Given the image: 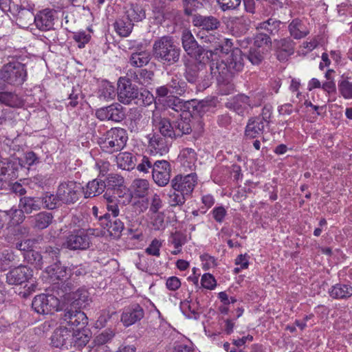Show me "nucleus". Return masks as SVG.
<instances>
[{
    "label": "nucleus",
    "instance_id": "60",
    "mask_svg": "<svg viewBox=\"0 0 352 352\" xmlns=\"http://www.w3.org/2000/svg\"><path fill=\"white\" fill-rule=\"evenodd\" d=\"M82 98L80 89L73 88L67 98L68 102H65L67 107L75 108L79 103V99Z\"/></svg>",
    "mask_w": 352,
    "mask_h": 352
},
{
    "label": "nucleus",
    "instance_id": "38",
    "mask_svg": "<svg viewBox=\"0 0 352 352\" xmlns=\"http://www.w3.org/2000/svg\"><path fill=\"white\" fill-rule=\"evenodd\" d=\"M151 60V56L147 51H141L131 54L129 63L131 66L135 67H142L146 65Z\"/></svg>",
    "mask_w": 352,
    "mask_h": 352
},
{
    "label": "nucleus",
    "instance_id": "15",
    "mask_svg": "<svg viewBox=\"0 0 352 352\" xmlns=\"http://www.w3.org/2000/svg\"><path fill=\"white\" fill-rule=\"evenodd\" d=\"M171 166L166 160H156L152 171L154 182L160 187L166 186L170 182Z\"/></svg>",
    "mask_w": 352,
    "mask_h": 352
},
{
    "label": "nucleus",
    "instance_id": "56",
    "mask_svg": "<svg viewBox=\"0 0 352 352\" xmlns=\"http://www.w3.org/2000/svg\"><path fill=\"white\" fill-rule=\"evenodd\" d=\"M203 0H182L184 12L186 16H190L192 12L202 6Z\"/></svg>",
    "mask_w": 352,
    "mask_h": 352
},
{
    "label": "nucleus",
    "instance_id": "31",
    "mask_svg": "<svg viewBox=\"0 0 352 352\" xmlns=\"http://www.w3.org/2000/svg\"><path fill=\"white\" fill-rule=\"evenodd\" d=\"M167 86L171 91V94L183 96L188 90L187 83L181 78L178 74H174L167 82Z\"/></svg>",
    "mask_w": 352,
    "mask_h": 352
},
{
    "label": "nucleus",
    "instance_id": "10",
    "mask_svg": "<svg viewBox=\"0 0 352 352\" xmlns=\"http://www.w3.org/2000/svg\"><path fill=\"white\" fill-rule=\"evenodd\" d=\"M128 140L126 131L122 128H112L106 133L102 147L109 153L121 151Z\"/></svg>",
    "mask_w": 352,
    "mask_h": 352
},
{
    "label": "nucleus",
    "instance_id": "6",
    "mask_svg": "<svg viewBox=\"0 0 352 352\" xmlns=\"http://www.w3.org/2000/svg\"><path fill=\"white\" fill-rule=\"evenodd\" d=\"M27 78L25 65L19 61H12L5 64L0 69V89L5 84L19 86L23 84Z\"/></svg>",
    "mask_w": 352,
    "mask_h": 352
},
{
    "label": "nucleus",
    "instance_id": "46",
    "mask_svg": "<svg viewBox=\"0 0 352 352\" xmlns=\"http://www.w3.org/2000/svg\"><path fill=\"white\" fill-rule=\"evenodd\" d=\"M134 194L136 197L142 198L147 194L149 189V183L148 180L144 179H137L133 181Z\"/></svg>",
    "mask_w": 352,
    "mask_h": 352
},
{
    "label": "nucleus",
    "instance_id": "32",
    "mask_svg": "<svg viewBox=\"0 0 352 352\" xmlns=\"http://www.w3.org/2000/svg\"><path fill=\"white\" fill-rule=\"evenodd\" d=\"M116 163L119 168L130 170L135 168L138 160L132 153L128 152L120 153L116 156Z\"/></svg>",
    "mask_w": 352,
    "mask_h": 352
},
{
    "label": "nucleus",
    "instance_id": "21",
    "mask_svg": "<svg viewBox=\"0 0 352 352\" xmlns=\"http://www.w3.org/2000/svg\"><path fill=\"white\" fill-rule=\"evenodd\" d=\"M190 111H184L181 113L179 117L174 121V129L176 132V137L181 138L184 135L190 134L192 132V117L195 114Z\"/></svg>",
    "mask_w": 352,
    "mask_h": 352
},
{
    "label": "nucleus",
    "instance_id": "28",
    "mask_svg": "<svg viewBox=\"0 0 352 352\" xmlns=\"http://www.w3.org/2000/svg\"><path fill=\"white\" fill-rule=\"evenodd\" d=\"M156 122V127L158 129L160 135L164 138H169L171 140L176 139V132L174 129V121L171 122L167 118H160L153 120Z\"/></svg>",
    "mask_w": 352,
    "mask_h": 352
},
{
    "label": "nucleus",
    "instance_id": "16",
    "mask_svg": "<svg viewBox=\"0 0 352 352\" xmlns=\"http://www.w3.org/2000/svg\"><path fill=\"white\" fill-rule=\"evenodd\" d=\"M259 104L255 103L250 96L243 94H237L226 103V107L232 109L239 116H243L248 111L249 109H253L258 106Z\"/></svg>",
    "mask_w": 352,
    "mask_h": 352
},
{
    "label": "nucleus",
    "instance_id": "4",
    "mask_svg": "<svg viewBox=\"0 0 352 352\" xmlns=\"http://www.w3.org/2000/svg\"><path fill=\"white\" fill-rule=\"evenodd\" d=\"M118 100L124 104L134 103L138 106H148L154 101L153 95L148 90H140L130 80L121 77L118 81Z\"/></svg>",
    "mask_w": 352,
    "mask_h": 352
},
{
    "label": "nucleus",
    "instance_id": "64",
    "mask_svg": "<svg viewBox=\"0 0 352 352\" xmlns=\"http://www.w3.org/2000/svg\"><path fill=\"white\" fill-rule=\"evenodd\" d=\"M170 241L175 249H179L186 242V236L181 232L177 231L171 234Z\"/></svg>",
    "mask_w": 352,
    "mask_h": 352
},
{
    "label": "nucleus",
    "instance_id": "52",
    "mask_svg": "<svg viewBox=\"0 0 352 352\" xmlns=\"http://www.w3.org/2000/svg\"><path fill=\"white\" fill-rule=\"evenodd\" d=\"M98 95L100 98L112 100L116 96L115 87L108 82H104L99 89Z\"/></svg>",
    "mask_w": 352,
    "mask_h": 352
},
{
    "label": "nucleus",
    "instance_id": "58",
    "mask_svg": "<svg viewBox=\"0 0 352 352\" xmlns=\"http://www.w3.org/2000/svg\"><path fill=\"white\" fill-rule=\"evenodd\" d=\"M13 260L14 255L8 250L0 252V270H6Z\"/></svg>",
    "mask_w": 352,
    "mask_h": 352
},
{
    "label": "nucleus",
    "instance_id": "49",
    "mask_svg": "<svg viewBox=\"0 0 352 352\" xmlns=\"http://www.w3.org/2000/svg\"><path fill=\"white\" fill-rule=\"evenodd\" d=\"M272 43L271 38L269 35L264 33H258L254 38V44L252 47L265 51V47Z\"/></svg>",
    "mask_w": 352,
    "mask_h": 352
},
{
    "label": "nucleus",
    "instance_id": "30",
    "mask_svg": "<svg viewBox=\"0 0 352 352\" xmlns=\"http://www.w3.org/2000/svg\"><path fill=\"white\" fill-rule=\"evenodd\" d=\"M179 159L184 168L192 170L195 167L197 153L192 148H184L181 151Z\"/></svg>",
    "mask_w": 352,
    "mask_h": 352
},
{
    "label": "nucleus",
    "instance_id": "5",
    "mask_svg": "<svg viewBox=\"0 0 352 352\" xmlns=\"http://www.w3.org/2000/svg\"><path fill=\"white\" fill-rule=\"evenodd\" d=\"M210 59L196 60L185 63L184 76L191 84H195L199 90H204L210 85V76L208 75L206 62Z\"/></svg>",
    "mask_w": 352,
    "mask_h": 352
},
{
    "label": "nucleus",
    "instance_id": "42",
    "mask_svg": "<svg viewBox=\"0 0 352 352\" xmlns=\"http://www.w3.org/2000/svg\"><path fill=\"white\" fill-rule=\"evenodd\" d=\"M126 19L131 22H138L146 17V14L142 8L138 4H131L130 8L126 11Z\"/></svg>",
    "mask_w": 352,
    "mask_h": 352
},
{
    "label": "nucleus",
    "instance_id": "3",
    "mask_svg": "<svg viewBox=\"0 0 352 352\" xmlns=\"http://www.w3.org/2000/svg\"><path fill=\"white\" fill-rule=\"evenodd\" d=\"M153 56L164 68L177 64L182 50L171 36H164L155 40L153 44Z\"/></svg>",
    "mask_w": 352,
    "mask_h": 352
},
{
    "label": "nucleus",
    "instance_id": "29",
    "mask_svg": "<svg viewBox=\"0 0 352 352\" xmlns=\"http://www.w3.org/2000/svg\"><path fill=\"white\" fill-rule=\"evenodd\" d=\"M0 103L12 108H21L24 105L23 99L14 91H0Z\"/></svg>",
    "mask_w": 352,
    "mask_h": 352
},
{
    "label": "nucleus",
    "instance_id": "18",
    "mask_svg": "<svg viewBox=\"0 0 352 352\" xmlns=\"http://www.w3.org/2000/svg\"><path fill=\"white\" fill-rule=\"evenodd\" d=\"M77 185L74 181L61 183L58 188L56 195L59 200L65 204L74 203L78 200Z\"/></svg>",
    "mask_w": 352,
    "mask_h": 352
},
{
    "label": "nucleus",
    "instance_id": "57",
    "mask_svg": "<svg viewBox=\"0 0 352 352\" xmlns=\"http://www.w3.org/2000/svg\"><path fill=\"white\" fill-rule=\"evenodd\" d=\"M131 122L129 124L130 130L131 132H138L141 129V125L140 122L142 118L141 113L135 110L134 113H130Z\"/></svg>",
    "mask_w": 352,
    "mask_h": 352
},
{
    "label": "nucleus",
    "instance_id": "51",
    "mask_svg": "<svg viewBox=\"0 0 352 352\" xmlns=\"http://www.w3.org/2000/svg\"><path fill=\"white\" fill-rule=\"evenodd\" d=\"M187 195L181 192H170L168 194V204L171 207L182 206L186 201Z\"/></svg>",
    "mask_w": 352,
    "mask_h": 352
},
{
    "label": "nucleus",
    "instance_id": "59",
    "mask_svg": "<svg viewBox=\"0 0 352 352\" xmlns=\"http://www.w3.org/2000/svg\"><path fill=\"white\" fill-rule=\"evenodd\" d=\"M272 111V106L270 104H266L263 107L261 113L258 116L255 117L259 118L260 120L263 123H264L265 125H268L271 122Z\"/></svg>",
    "mask_w": 352,
    "mask_h": 352
},
{
    "label": "nucleus",
    "instance_id": "1",
    "mask_svg": "<svg viewBox=\"0 0 352 352\" xmlns=\"http://www.w3.org/2000/svg\"><path fill=\"white\" fill-rule=\"evenodd\" d=\"M242 51L236 47L232 50L226 60H212L210 65V75L217 82H228L244 67V57Z\"/></svg>",
    "mask_w": 352,
    "mask_h": 352
},
{
    "label": "nucleus",
    "instance_id": "12",
    "mask_svg": "<svg viewBox=\"0 0 352 352\" xmlns=\"http://www.w3.org/2000/svg\"><path fill=\"white\" fill-rule=\"evenodd\" d=\"M197 184V176L196 173H190L186 175L179 174L170 181L173 190L181 192L187 196L191 195Z\"/></svg>",
    "mask_w": 352,
    "mask_h": 352
},
{
    "label": "nucleus",
    "instance_id": "34",
    "mask_svg": "<svg viewBox=\"0 0 352 352\" xmlns=\"http://www.w3.org/2000/svg\"><path fill=\"white\" fill-rule=\"evenodd\" d=\"M16 13L17 24L22 28H28L29 25H32V22L34 19V13L24 8H18Z\"/></svg>",
    "mask_w": 352,
    "mask_h": 352
},
{
    "label": "nucleus",
    "instance_id": "50",
    "mask_svg": "<svg viewBox=\"0 0 352 352\" xmlns=\"http://www.w3.org/2000/svg\"><path fill=\"white\" fill-rule=\"evenodd\" d=\"M116 311H111L109 309H103L100 311V316L95 323L96 328L102 329L104 327L107 322L113 316H116Z\"/></svg>",
    "mask_w": 352,
    "mask_h": 352
},
{
    "label": "nucleus",
    "instance_id": "9",
    "mask_svg": "<svg viewBox=\"0 0 352 352\" xmlns=\"http://www.w3.org/2000/svg\"><path fill=\"white\" fill-rule=\"evenodd\" d=\"M164 106L166 107L170 114L172 113L170 110H173L179 115L184 111H190L192 109L193 113L197 111L199 116H201L206 111L205 109L207 108L203 102H185L175 96L167 97Z\"/></svg>",
    "mask_w": 352,
    "mask_h": 352
},
{
    "label": "nucleus",
    "instance_id": "44",
    "mask_svg": "<svg viewBox=\"0 0 352 352\" xmlns=\"http://www.w3.org/2000/svg\"><path fill=\"white\" fill-rule=\"evenodd\" d=\"M89 294L86 290H78L76 293L73 294L72 302H70L72 306H76L78 308L82 309L85 307L89 301Z\"/></svg>",
    "mask_w": 352,
    "mask_h": 352
},
{
    "label": "nucleus",
    "instance_id": "8",
    "mask_svg": "<svg viewBox=\"0 0 352 352\" xmlns=\"http://www.w3.org/2000/svg\"><path fill=\"white\" fill-rule=\"evenodd\" d=\"M105 192L104 197L110 203H113L117 199L124 197L126 188L124 186V179L117 173H110L105 180Z\"/></svg>",
    "mask_w": 352,
    "mask_h": 352
},
{
    "label": "nucleus",
    "instance_id": "33",
    "mask_svg": "<svg viewBox=\"0 0 352 352\" xmlns=\"http://www.w3.org/2000/svg\"><path fill=\"white\" fill-rule=\"evenodd\" d=\"M208 41L214 43V49L219 50L221 53L229 54V52L232 51V43L230 39L223 38L221 35L218 34L217 36L211 35L208 37Z\"/></svg>",
    "mask_w": 352,
    "mask_h": 352
},
{
    "label": "nucleus",
    "instance_id": "23",
    "mask_svg": "<svg viewBox=\"0 0 352 352\" xmlns=\"http://www.w3.org/2000/svg\"><path fill=\"white\" fill-rule=\"evenodd\" d=\"M109 217V214H102L99 217L100 224L104 229L107 230L111 236L118 239L124 230V223L120 219H116L113 220V222H111Z\"/></svg>",
    "mask_w": 352,
    "mask_h": 352
},
{
    "label": "nucleus",
    "instance_id": "53",
    "mask_svg": "<svg viewBox=\"0 0 352 352\" xmlns=\"http://www.w3.org/2000/svg\"><path fill=\"white\" fill-rule=\"evenodd\" d=\"M265 51L251 47L247 56L248 59L253 65H259L264 59Z\"/></svg>",
    "mask_w": 352,
    "mask_h": 352
},
{
    "label": "nucleus",
    "instance_id": "54",
    "mask_svg": "<svg viewBox=\"0 0 352 352\" xmlns=\"http://www.w3.org/2000/svg\"><path fill=\"white\" fill-rule=\"evenodd\" d=\"M45 308L50 314L58 311L60 309L59 299L52 294L45 293Z\"/></svg>",
    "mask_w": 352,
    "mask_h": 352
},
{
    "label": "nucleus",
    "instance_id": "19",
    "mask_svg": "<svg viewBox=\"0 0 352 352\" xmlns=\"http://www.w3.org/2000/svg\"><path fill=\"white\" fill-rule=\"evenodd\" d=\"M144 316V309L137 303L124 307L121 315V322L124 326L129 327L141 320Z\"/></svg>",
    "mask_w": 352,
    "mask_h": 352
},
{
    "label": "nucleus",
    "instance_id": "40",
    "mask_svg": "<svg viewBox=\"0 0 352 352\" xmlns=\"http://www.w3.org/2000/svg\"><path fill=\"white\" fill-rule=\"evenodd\" d=\"M280 25V21L274 18H270L265 21L259 23L256 28L258 30H265L269 34L274 35L278 32Z\"/></svg>",
    "mask_w": 352,
    "mask_h": 352
},
{
    "label": "nucleus",
    "instance_id": "62",
    "mask_svg": "<svg viewBox=\"0 0 352 352\" xmlns=\"http://www.w3.org/2000/svg\"><path fill=\"white\" fill-rule=\"evenodd\" d=\"M220 8L223 11L235 10L241 3V0H217Z\"/></svg>",
    "mask_w": 352,
    "mask_h": 352
},
{
    "label": "nucleus",
    "instance_id": "25",
    "mask_svg": "<svg viewBox=\"0 0 352 352\" xmlns=\"http://www.w3.org/2000/svg\"><path fill=\"white\" fill-rule=\"evenodd\" d=\"M32 276L31 271L25 266H19L10 270L6 275V281L9 285H21Z\"/></svg>",
    "mask_w": 352,
    "mask_h": 352
},
{
    "label": "nucleus",
    "instance_id": "37",
    "mask_svg": "<svg viewBox=\"0 0 352 352\" xmlns=\"http://www.w3.org/2000/svg\"><path fill=\"white\" fill-rule=\"evenodd\" d=\"M148 144L152 148L160 154L167 153L169 149L166 138L157 133H153L152 136L149 138Z\"/></svg>",
    "mask_w": 352,
    "mask_h": 352
},
{
    "label": "nucleus",
    "instance_id": "24",
    "mask_svg": "<svg viewBox=\"0 0 352 352\" xmlns=\"http://www.w3.org/2000/svg\"><path fill=\"white\" fill-rule=\"evenodd\" d=\"M192 23L194 26L207 32L216 30L221 25L220 21L212 15L195 14L192 16Z\"/></svg>",
    "mask_w": 352,
    "mask_h": 352
},
{
    "label": "nucleus",
    "instance_id": "55",
    "mask_svg": "<svg viewBox=\"0 0 352 352\" xmlns=\"http://www.w3.org/2000/svg\"><path fill=\"white\" fill-rule=\"evenodd\" d=\"M140 163L137 166V170L141 173H148L150 169H153L155 161L145 155L139 156Z\"/></svg>",
    "mask_w": 352,
    "mask_h": 352
},
{
    "label": "nucleus",
    "instance_id": "20",
    "mask_svg": "<svg viewBox=\"0 0 352 352\" xmlns=\"http://www.w3.org/2000/svg\"><path fill=\"white\" fill-rule=\"evenodd\" d=\"M19 168H23V164L20 159H3L0 160V174L7 182L18 177Z\"/></svg>",
    "mask_w": 352,
    "mask_h": 352
},
{
    "label": "nucleus",
    "instance_id": "13",
    "mask_svg": "<svg viewBox=\"0 0 352 352\" xmlns=\"http://www.w3.org/2000/svg\"><path fill=\"white\" fill-rule=\"evenodd\" d=\"M96 116L101 121L111 120L119 122L125 118V108L120 104L114 102L109 106L98 109L96 111Z\"/></svg>",
    "mask_w": 352,
    "mask_h": 352
},
{
    "label": "nucleus",
    "instance_id": "14",
    "mask_svg": "<svg viewBox=\"0 0 352 352\" xmlns=\"http://www.w3.org/2000/svg\"><path fill=\"white\" fill-rule=\"evenodd\" d=\"M43 201L38 198L23 197L20 199L21 210H15L12 215L13 223H19L23 220V212L31 213L41 208Z\"/></svg>",
    "mask_w": 352,
    "mask_h": 352
},
{
    "label": "nucleus",
    "instance_id": "7",
    "mask_svg": "<svg viewBox=\"0 0 352 352\" xmlns=\"http://www.w3.org/2000/svg\"><path fill=\"white\" fill-rule=\"evenodd\" d=\"M181 41L184 51L196 60L212 58L213 52L210 50L204 49L199 45L192 32L185 29L182 32Z\"/></svg>",
    "mask_w": 352,
    "mask_h": 352
},
{
    "label": "nucleus",
    "instance_id": "63",
    "mask_svg": "<svg viewBox=\"0 0 352 352\" xmlns=\"http://www.w3.org/2000/svg\"><path fill=\"white\" fill-rule=\"evenodd\" d=\"M162 243L157 239H154L149 245L146 248L145 252L148 255L160 256Z\"/></svg>",
    "mask_w": 352,
    "mask_h": 352
},
{
    "label": "nucleus",
    "instance_id": "26",
    "mask_svg": "<svg viewBox=\"0 0 352 352\" xmlns=\"http://www.w3.org/2000/svg\"><path fill=\"white\" fill-rule=\"evenodd\" d=\"M72 337V329L66 326H59L53 332L50 337V344L54 347H61L66 344L67 342L70 343Z\"/></svg>",
    "mask_w": 352,
    "mask_h": 352
},
{
    "label": "nucleus",
    "instance_id": "35",
    "mask_svg": "<svg viewBox=\"0 0 352 352\" xmlns=\"http://www.w3.org/2000/svg\"><path fill=\"white\" fill-rule=\"evenodd\" d=\"M105 190L104 181L100 179H95L88 182L86 189L84 191L85 197H94L99 195Z\"/></svg>",
    "mask_w": 352,
    "mask_h": 352
},
{
    "label": "nucleus",
    "instance_id": "43",
    "mask_svg": "<svg viewBox=\"0 0 352 352\" xmlns=\"http://www.w3.org/2000/svg\"><path fill=\"white\" fill-rule=\"evenodd\" d=\"M289 30L294 38L299 39L307 35L302 21L298 19H294L289 25Z\"/></svg>",
    "mask_w": 352,
    "mask_h": 352
},
{
    "label": "nucleus",
    "instance_id": "2",
    "mask_svg": "<svg viewBox=\"0 0 352 352\" xmlns=\"http://www.w3.org/2000/svg\"><path fill=\"white\" fill-rule=\"evenodd\" d=\"M50 237L45 245V260L49 259L48 263H51L45 269V281L49 280L54 282L63 278L66 276V270L61 266L58 256L62 246V241L58 236L60 234V230L54 232V234H49Z\"/></svg>",
    "mask_w": 352,
    "mask_h": 352
},
{
    "label": "nucleus",
    "instance_id": "22",
    "mask_svg": "<svg viewBox=\"0 0 352 352\" xmlns=\"http://www.w3.org/2000/svg\"><path fill=\"white\" fill-rule=\"evenodd\" d=\"M226 25L232 35L240 36L249 30L250 20L244 16H232L228 19Z\"/></svg>",
    "mask_w": 352,
    "mask_h": 352
},
{
    "label": "nucleus",
    "instance_id": "47",
    "mask_svg": "<svg viewBox=\"0 0 352 352\" xmlns=\"http://www.w3.org/2000/svg\"><path fill=\"white\" fill-rule=\"evenodd\" d=\"M276 46L278 48V58H280L281 52H285L286 55H289L294 52L293 41L289 38H285L278 41Z\"/></svg>",
    "mask_w": 352,
    "mask_h": 352
},
{
    "label": "nucleus",
    "instance_id": "39",
    "mask_svg": "<svg viewBox=\"0 0 352 352\" xmlns=\"http://www.w3.org/2000/svg\"><path fill=\"white\" fill-rule=\"evenodd\" d=\"M351 78L342 75L338 82V89L340 94L346 100L352 99V82Z\"/></svg>",
    "mask_w": 352,
    "mask_h": 352
},
{
    "label": "nucleus",
    "instance_id": "36",
    "mask_svg": "<svg viewBox=\"0 0 352 352\" xmlns=\"http://www.w3.org/2000/svg\"><path fill=\"white\" fill-rule=\"evenodd\" d=\"M331 297L335 299H346L352 296V287L349 285L336 284L329 291Z\"/></svg>",
    "mask_w": 352,
    "mask_h": 352
},
{
    "label": "nucleus",
    "instance_id": "48",
    "mask_svg": "<svg viewBox=\"0 0 352 352\" xmlns=\"http://www.w3.org/2000/svg\"><path fill=\"white\" fill-rule=\"evenodd\" d=\"M116 333L111 329H106L101 333L98 334L94 338V343L96 345H103L109 343L114 338Z\"/></svg>",
    "mask_w": 352,
    "mask_h": 352
},
{
    "label": "nucleus",
    "instance_id": "45",
    "mask_svg": "<svg viewBox=\"0 0 352 352\" xmlns=\"http://www.w3.org/2000/svg\"><path fill=\"white\" fill-rule=\"evenodd\" d=\"M82 328L73 329L72 330V337L70 340V344H74L78 346L86 345L89 340V338L83 331H81Z\"/></svg>",
    "mask_w": 352,
    "mask_h": 352
},
{
    "label": "nucleus",
    "instance_id": "17",
    "mask_svg": "<svg viewBox=\"0 0 352 352\" xmlns=\"http://www.w3.org/2000/svg\"><path fill=\"white\" fill-rule=\"evenodd\" d=\"M90 239L85 230H78L70 234L65 245L69 250H86L89 248Z\"/></svg>",
    "mask_w": 352,
    "mask_h": 352
},
{
    "label": "nucleus",
    "instance_id": "41",
    "mask_svg": "<svg viewBox=\"0 0 352 352\" xmlns=\"http://www.w3.org/2000/svg\"><path fill=\"white\" fill-rule=\"evenodd\" d=\"M133 27V23L129 19H119L114 23V28L116 32L121 36H127L130 34Z\"/></svg>",
    "mask_w": 352,
    "mask_h": 352
},
{
    "label": "nucleus",
    "instance_id": "11",
    "mask_svg": "<svg viewBox=\"0 0 352 352\" xmlns=\"http://www.w3.org/2000/svg\"><path fill=\"white\" fill-rule=\"evenodd\" d=\"M62 318L72 330L75 328H84L88 324V318L86 314L80 310V308L76 306L73 307L70 303L65 305Z\"/></svg>",
    "mask_w": 352,
    "mask_h": 352
},
{
    "label": "nucleus",
    "instance_id": "27",
    "mask_svg": "<svg viewBox=\"0 0 352 352\" xmlns=\"http://www.w3.org/2000/svg\"><path fill=\"white\" fill-rule=\"evenodd\" d=\"M265 124L259 118L251 117L247 123L245 129V136L247 139H254L262 135L265 130Z\"/></svg>",
    "mask_w": 352,
    "mask_h": 352
},
{
    "label": "nucleus",
    "instance_id": "61",
    "mask_svg": "<svg viewBox=\"0 0 352 352\" xmlns=\"http://www.w3.org/2000/svg\"><path fill=\"white\" fill-rule=\"evenodd\" d=\"M152 7L154 12L162 16H164L168 12V7L166 0H153Z\"/></svg>",
    "mask_w": 352,
    "mask_h": 352
}]
</instances>
